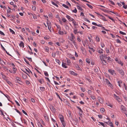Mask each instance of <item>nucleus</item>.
I'll use <instances>...</instances> for the list:
<instances>
[{"label":"nucleus","mask_w":127,"mask_h":127,"mask_svg":"<svg viewBox=\"0 0 127 127\" xmlns=\"http://www.w3.org/2000/svg\"><path fill=\"white\" fill-rule=\"evenodd\" d=\"M52 56L53 57H55L56 56V53H52Z\"/></svg>","instance_id":"nucleus-62"},{"label":"nucleus","mask_w":127,"mask_h":127,"mask_svg":"<svg viewBox=\"0 0 127 127\" xmlns=\"http://www.w3.org/2000/svg\"><path fill=\"white\" fill-rule=\"evenodd\" d=\"M77 108L79 110V111L80 112H79V114L80 115H81L82 114V113L83 112V111L78 106H77Z\"/></svg>","instance_id":"nucleus-13"},{"label":"nucleus","mask_w":127,"mask_h":127,"mask_svg":"<svg viewBox=\"0 0 127 127\" xmlns=\"http://www.w3.org/2000/svg\"><path fill=\"white\" fill-rule=\"evenodd\" d=\"M86 5L88 6L91 9H92L93 8V7L91 6V5L89 4L88 3L86 4Z\"/></svg>","instance_id":"nucleus-32"},{"label":"nucleus","mask_w":127,"mask_h":127,"mask_svg":"<svg viewBox=\"0 0 127 127\" xmlns=\"http://www.w3.org/2000/svg\"><path fill=\"white\" fill-rule=\"evenodd\" d=\"M21 121L22 122L24 123V124H27L26 121L25 119L23 120H21Z\"/></svg>","instance_id":"nucleus-50"},{"label":"nucleus","mask_w":127,"mask_h":127,"mask_svg":"<svg viewBox=\"0 0 127 127\" xmlns=\"http://www.w3.org/2000/svg\"><path fill=\"white\" fill-rule=\"evenodd\" d=\"M40 89L41 91H43L45 90V88L44 87H40Z\"/></svg>","instance_id":"nucleus-25"},{"label":"nucleus","mask_w":127,"mask_h":127,"mask_svg":"<svg viewBox=\"0 0 127 127\" xmlns=\"http://www.w3.org/2000/svg\"><path fill=\"white\" fill-rule=\"evenodd\" d=\"M121 109L122 112L125 114V113H127L126 110V107L123 105H122L121 106Z\"/></svg>","instance_id":"nucleus-3"},{"label":"nucleus","mask_w":127,"mask_h":127,"mask_svg":"<svg viewBox=\"0 0 127 127\" xmlns=\"http://www.w3.org/2000/svg\"><path fill=\"white\" fill-rule=\"evenodd\" d=\"M86 61L87 62L88 64H89L91 62L90 60L88 59H86Z\"/></svg>","instance_id":"nucleus-26"},{"label":"nucleus","mask_w":127,"mask_h":127,"mask_svg":"<svg viewBox=\"0 0 127 127\" xmlns=\"http://www.w3.org/2000/svg\"><path fill=\"white\" fill-rule=\"evenodd\" d=\"M62 20L64 22H65L66 21V20L64 18H62Z\"/></svg>","instance_id":"nucleus-35"},{"label":"nucleus","mask_w":127,"mask_h":127,"mask_svg":"<svg viewBox=\"0 0 127 127\" xmlns=\"http://www.w3.org/2000/svg\"><path fill=\"white\" fill-rule=\"evenodd\" d=\"M26 58L28 59V60H29L30 61H32V58H29L27 57H26Z\"/></svg>","instance_id":"nucleus-53"},{"label":"nucleus","mask_w":127,"mask_h":127,"mask_svg":"<svg viewBox=\"0 0 127 127\" xmlns=\"http://www.w3.org/2000/svg\"><path fill=\"white\" fill-rule=\"evenodd\" d=\"M26 84H27L29 85L30 84V82L28 80H26Z\"/></svg>","instance_id":"nucleus-64"},{"label":"nucleus","mask_w":127,"mask_h":127,"mask_svg":"<svg viewBox=\"0 0 127 127\" xmlns=\"http://www.w3.org/2000/svg\"><path fill=\"white\" fill-rule=\"evenodd\" d=\"M116 42L117 43H121V42L120 41V40L119 39H117L116 40Z\"/></svg>","instance_id":"nucleus-47"},{"label":"nucleus","mask_w":127,"mask_h":127,"mask_svg":"<svg viewBox=\"0 0 127 127\" xmlns=\"http://www.w3.org/2000/svg\"><path fill=\"white\" fill-rule=\"evenodd\" d=\"M91 98L93 100L95 99V97L94 96H91Z\"/></svg>","instance_id":"nucleus-58"},{"label":"nucleus","mask_w":127,"mask_h":127,"mask_svg":"<svg viewBox=\"0 0 127 127\" xmlns=\"http://www.w3.org/2000/svg\"><path fill=\"white\" fill-rule=\"evenodd\" d=\"M97 52L100 54H102L103 53V50L101 49L98 50L97 51Z\"/></svg>","instance_id":"nucleus-16"},{"label":"nucleus","mask_w":127,"mask_h":127,"mask_svg":"<svg viewBox=\"0 0 127 127\" xmlns=\"http://www.w3.org/2000/svg\"><path fill=\"white\" fill-rule=\"evenodd\" d=\"M118 85L120 87H121V86L120 85V84H121L122 83V81L121 80H119L118 81Z\"/></svg>","instance_id":"nucleus-19"},{"label":"nucleus","mask_w":127,"mask_h":127,"mask_svg":"<svg viewBox=\"0 0 127 127\" xmlns=\"http://www.w3.org/2000/svg\"><path fill=\"white\" fill-rule=\"evenodd\" d=\"M62 67L65 68H67V66L65 65V64L64 63H63L62 64Z\"/></svg>","instance_id":"nucleus-22"},{"label":"nucleus","mask_w":127,"mask_h":127,"mask_svg":"<svg viewBox=\"0 0 127 127\" xmlns=\"http://www.w3.org/2000/svg\"><path fill=\"white\" fill-rule=\"evenodd\" d=\"M32 10H33L35 11L36 10V7L35 6L32 7Z\"/></svg>","instance_id":"nucleus-52"},{"label":"nucleus","mask_w":127,"mask_h":127,"mask_svg":"<svg viewBox=\"0 0 127 127\" xmlns=\"http://www.w3.org/2000/svg\"><path fill=\"white\" fill-rule=\"evenodd\" d=\"M89 48L91 50L93 51V52H94L95 51V50L93 48H91L90 47H89Z\"/></svg>","instance_id":"nucleus-40"},{"label":"nucleus","mask_w":127,"mask_h":127,"mask_svg":"<svg viewBox=\"0 0 127 127\" xmlns=\"http://www.w3.org/2000/svg\"><path fill=\"white\" fill-rule=\"evenodd\" d=\"M13 74H15L16 73V71L17 70V69L16 68L13 67Z\"/></svg>","instance_id":"nucleus-24"},{"label":"nucleus","mask_w":127,"mask_h":127,"mask_svg":"<svg viewBox=\"0 0 127 127\" xmlns=\"http://www.w3.org/2000/svg\"><path fill=\"white\" fill-rule=\"evenodd\" d=\"M31 15H32L33 17V18L35 19V20H36L37 19V17L34 15L32 14L31 13Z\"/></svg>","instance_id":"nucleus-20"},{"label":"nucleus","mask_w":127,"mask_h":127,"mask_svg":"<svg viewBox=\"0 0 127 127\" xmlns=\"http://www.w3.org/2000/svg\"><path fill=\"white\" fill-rule=\"evenodd\" d=\"M106 105L109 106H110L111 107H112V105H111L110 103L109 102L107 103H106Z\"/></svg>","instance_id":"nucleus-28"},{"label":"nucleus","mask_w":127,"mask_h":127,"mask_svg":"<svg viewBox=\"0 0 127 127\" xmlns=\"http://www.w3.org/2000/svg\"><path fill=\"white\" fill-rule=\"evenodd\" d=\"M25 70H26L27 72H28L29 73H30V72H31V73H32V72H31V70L29 69H28V70L27 69H25Z\"/></svg>","instance_id":"nucleus-43"},{"label":"nucleus","mask_w":127,"mask_h":127,"mask_svg":"<svg viewBox=\"0 0 127 127\" xmlns=\"http://www.w3.org/2000/svg\"><path fill=\"white\" fill-rule=\"evenodd\" d=\"M88 93L89 94L91 95V94L92 91L90 90H89L88 92Z\"/></svg>","instance_id":"nucleus-56"},{"label":"nucleus","mask_w":127,"mask_h":127,"mask_svg":"<svg viewBox=\"0 0 127 127\" xmlns=\"http://www.w3.org/2000/svg\"><path fill=\"white\" fill-rule=\"evenodd\" d=\"M101 62H102V63L104 65H106L107 63L106 62V61L104 60H102Z\"/></svg>","instance_id":"nucleus-23"},{"label":"nucleus","mask_w":127,"mask_h":127,"mask_svg":"<svg viewBox=\"0 0 127 127\" xmlns=\"http://www.w3.org/2000/svg\"><path fill=\"white\" fill-rule=\"evenodd\" d=\"M74 32L75 34H76L77 33L79 32L77 31V29H76L74 30Z\"/></svg>","instance_id":"nucleus-42"},{"label":"nucleus","mask_w":127,"mask_h":127,"mask_svg":"<svg viewBox=\"0 0 127 127\" xmlns=\"http://www.w3.org/2000/svg\"><path fill=\"white\" fill-rule=\"evenodd\" d=\"M0 34L2 35H4V34L1 31H0Z\"/></svg>","instance_id":"nucleus-60"},{"label":"nucleus","mask_w":127,"mask_h":127,"mask_svg":"<svg viewBox=\"0 0 127 127\" xmlns=\"http://www.w3.org/2000/svg\"><path fill=\"white\" fill-rule=\"evenodd\" d=\"M0 112H1V114L4 117L5 116V115H4V114H3V111H2V110H0Z\"/></svg>","instance_id":"nucleus-55"},{"label":"nucleus","mask_w":127,"mask_h":127,"mask_svg":"<svg viewBox=\"0 0 127 127\" xmlns=\"http://www.w3.org/2000/svg\"><path fill=\"white\" fill-rule=\"evenodd\" d=\"M15 110L16 111V112L17 113H18L20 115H21V113L18 110L16 109H15Z\"/></svg>","instance_id":"nucleus-48"},{"label":"nucleus","mask_w":127,"mask_h":127,"mask_svg":"<svg viewBox=\"0 0 127 127\" xmlns=\"http://www.w3.org/2000/svg\"><path fill=\"white\" fill-rule=\"evenodd\" d=\"M104 58H105V57L103 55H100V58L101 60V61L104 60L103 59H104Z\"/></svg>","instance_id":"nucleus-17"},{"label":"nucleus","mask_w":127,"mask_h":127,"mask_svg":"<svg viewBox=\"0 0 127 127\" xmlns=\"http://www.w3.org/2000/svg\"><path fill=\"white\" fill-rule=\"evenodd\" d=\"M119 33L123 35H126V33H124V32L122 31H120Z\"/></svg>","instance_id":"nucleus-37"},{"label":"nucleus","mask_w":127,"mask_h":127,"mask_svg":"<svg viewBox=\"0 0 127 127\" xmlns=\"http://www.w3.org/2000/svg\"><path fill=\"white\" fill-rule=\"evenodd\" d=\"M104 109L103 108H102L101 109L100 111L101 113H103L104 112Z\"/></svg>","instance_id":"nucleus-41"},{"label":"nucleus","mask_w":127,"mask_h":127,"mask_svg":"<svg viewBox=\"0 0 127 127\" xmlns=\"http://www.w3.org/2000/svg\"><path fill=\"white\" fill-rule=\"evenodd\" d=\"M104 122L107 124V125H109L111 127H114L112 123V122H111L110 121H109L108 122Z\"/></svg>","instance_id":"nucleus-7"},{"label":"nucleus","mask_w":127,"mask_h":127,"mask_svg":"<svg viewBox=\"0 0 127 127\" xmlns=\"http://www.w3.org/2000/svg\"><path fill=\"white\" fill-rule=\"evenodd\" d=\"M77 8L78 9L80 10L81 11H82L83 10V9H82V8L80 7L79 6H77Z\"/></svg>","instance_id":"nucleus-27"},{"label":"nucleus","mask_w":127,"mask_h":127,"mask_svg":"<svg viewBox=\"0 0 127 127\" xmlns=\"http://www.w3.org/2000/svg\"><path fill=\"white\" fill-rule=\"evenodd\" d=\"M109 72L112 75H113L114 73L116 75V73L115 72V71L114 70H112L111 69H109L108 70Z\"/></svg>","instance_id":"nucleus-9"},{"label":"nucleus","mask_w":127,"mask_h":127,"mask_svg":"<svg viewBox=\"0 0 127 127\" xmlns=\"http://www.w3.org/2000/svg\"><path fill=\"white\" fill-rule=\"evenodd\" d=\"M24 60L26 63L28 65H30V64L28 62V61L25 59H24Z\"/></svg>","instance_id":"nucleus-33"},{"label":"nucleus","mask_w":127,"mask_h":127,"mask_svg":"<svg viewBox=\"0 0 127 127\" xmlns=\"http://www.w3.org/2000/svg\"><path fill=\"white\" fill-rule=\"evenodd\" d=\"M59 118L60 119L63 127H65L66 126V124L64 120V117L62 115H60L59 116Z\"/></svg>","instance_id":"nucleus-1"},{"label":"nucleus","mask_w":127,"mask_h":127,"mask_svg":"<svg viewBox=\"0 0 127 127\" xmlns=\"http://www.w3.org/2000/svg\"><path fill=\"white\" fill-rule=\"evenodd\" d=\"M44 74L45 76H48L49 75L47 72L45 71L44 72Z\"/></svg>","instance_id":"nucleus-45"},{"label":"nucleus","mask_w":127,"mask_h":127,"mask_svg":"<svg viewBox=\"0 0 127 127\" xmlns=\"http://www.w3.org/2000/svg\"><path fill=\"white\" fill-rule=\"evenodd\" d=\"M22 111L23 112L25 115H27V113L25 111H24V110H22Z\"/></svg>","instance_id":"nucleus-61"},{"label":"nucleus","mask_w":127,"mask_h":127,"mask_svg":"<svg viewBox=\"0 0 127 127\" xmlns=\"http://www.w3.org/2000/svg\"><path fill=\"white\" fill-rule=\"evenodd\" d=\"M98 99L99 100V102L101 103L102 104L103 102V98L99 96L98 97Z\"/></svg>","instance_id":"nucleus-6"},{"label":"nucleus","mask_w":127,"mask_h":127,"mask_svg":"<svg viewBox=\"0 0 127 127\" xmlns=\"http://www.w3.org/2000/svg\"><path fill=\"white\" fill-rule=\"evenodd\" d=\"M109 1L110 2V3L112 5H114L115 4L114 2L113 1L110 0H109Z\"/></svg>","instance_id":"nucleus-51"},{"label":"nucleus","mask_w":127,"mask_h":127,"mask_svg":"<svg viewBox=\"0 0 127 127\" xmlns=\"http://www.w3.org/2000/svg\"><path fill=\"white\" fill-rule=\"evenodd\" d=\"M21 79L18 77H16V81L19 84H20V82H21Z\"/></svg>","instance_id":"nucleus-8"},{"label":"nucleus","mask_w":127,"mask_h":127,"mask_svg":"<svg viewBox=\"0 0 127 127\" xmlns=\"http://www.w3.org/2000/svg\"><path fill=\"white\" fill-rule=\"evenodd\" d=\"M71 38H72V39H74L75 38V37L74 35H73V34L72 33H71Z\"/></svg>","instance_id":"nucleus-38"},{"label":"nucleus","mask_w":127,"mask_h":127,"mask_svg":"<svg viewBox=\"0 0 127 127\" xmlns=\"http://www.w3.org/2000/svg\"><path fill=\"white\" fill-rule=\"evenodd\" d=\"M72 11L73 12L76 13L77 12V10L76 9V8H75L74 10H72Z\"/></svg>","instance_id":"nucleus-44"},{"label":"nucleus","mask_w":127,"mask_h":127,"mask_svg":"<svg viewBox=\"0 0 127 127\" xmlns=\"http://www.w3.org/2000/svg\"><path fill=\"white\" fill-rule=\"evenodd\" d=\"M38 81L41 84L44 82V81L43 79H41L38 80Z\"/></svg>","instance_id":"nucleus-21"},{"label":"nucleus","mask_w":127,"mask_h":127,"mask_svg":"<svg viewBox=\"0 0 127 127\" xmlns=\"http://www.w3.org/2000/svg\"><path fill=\"white\" fill-rule=\"evenodd\" d=\"M47 25L48 26V28L49 30H50L51 28V27L50 25V24H49L48 23H47Z\"/></svg>","instance_id":"nucleus-49"},{"label":"nucleus","mask_w":127,"mask_h":127,"mask_svg":"<svg viewBox=\"0 0 127 127\" xmlns=\"http://www.w3.org/2000/svg\"><path fill=\"white\" fill-rule=\"evenodd\" d=\"M67 63L68 64V65H69L70 64V63H71L70 61L69 60L67 59Z\"/></svg>","instance_id":"nucleus-30"},{"label":"nucleus","mask_w":127,"mask_h":127,"mask_svg":"<svg viewBox=\"0 0 127 127\" xmlns=\"http://www.w3.org/2000/svg\"><path fill=\"white\" fill-rule=\"evenodd\" d=\"M69 72L70 74L74 75L77 76L78 75V74L77 73H75L73 71H69Z\"/></svg>","instance_id":"nucleus-11"},{"label":"nucleus","mask_w":127,"mask_h":127,"mask_svg":"<svg viewBox=\"0 0 127 127\" xmlns=\"http://www.w3.org/2000/svg\"><path fill=\"white\" fill-rule=\"evenodd\" d=\"M96 39L98 42H99L100 41V39L98 37L96 36Z\"/></svg>","instance_id":"nucleus-46"},{"label":"nucleus","mask_w":127,"mask_h":127,"mask_svg":"<svg viewBox=\"0 0 127 127\" xmlns=\"http://www.w3.org/2000/svg\"><path fill=\"white\" fill-rule=\"evenodd\" d=\"M62 6H63L65 7V8L68 9V7L67 5H66L64 4H63Z\"/></svg>","instance_id":"nucleus-36"},{"label":"nucleus","mask_w":127,"mask_h":127,"mask_svg":"<svg viewBox=\"0 0 127 127\" xmlns=\"http://www.w3.org/2000/svg\"><path fill=\"white\" fill-rule=\"evenodd\" d=\"M9 31L10 32L12 33V34H14L15 33L11 29H9Z\"/></svg>","instance_id":"nucleus-39"},{"label":"nucleus","mask_w":127,"mask_h":127,"mask_svg":"<svg viewBox=\"0 0 127 127\" xmlns=\"http://www.w3.org/2000/svg\"><path fill=\"white\" fill-rule=\"evenodd\" d=\"M50 109L53 112H55L56 111L55 110L54 107L53 106H51L50 107Z\"/></svg>","instance_id":"nucleus-14"},{"label":"nucleus","mask_w":127,"mask_h":127,"mask_svg":"<svg viewBox=\"0 0 127 127\" xmlns=\"http://www.w3.org/2000/svg\"><path fill=\"white\" fill-rule=\"evenodd\" d=\"M66 17L69 21H74V19L71 18L70 16L68 15H66Z\"/></svg>","instance_id":"nucleus-5"},{"label":"nucleus","mask_w":127,"mask_h":127,"mask_svg":"<svg viewBox=\"0 0 127 127\" xmlns=\"http://www.w3.org/2000/svg\"><path fill=\"white\" fill-rule=\"evenodd\" d=\"M56 61L57 63L59 65H60L61 64V62L58 59H57L56 60Z\"/></svg>","instance_id":"nucleus-34"},{"label":"nucleus","mask_w":127,"mask_h":127,"mask_svg":"<svg viewBox=\"0 0 127 127\" xmlns=\"http://www.w3.org/2000/svg\"><path fill=\"white\" fill-rule=\"evenodd\" d=\"M117 70L122 75V76H124L125 75V73L123 70L119 68H117Z\"/></svg>","instance_id":"nucleus-2"},{"label":"nucleus","mask_w":127,"mask_h":127,"mask_svg":"<svg viewBox=\"0 0 127 127\" xmlns=\"http://www.w3.org/2000/svg\"><path fill=\"white\" fill-rule=\"evenodd\" d=\"M19 46L23 48L24 47V43L23 41H21L19 44Z\"/></svg>","instance_id":"nucleus-15"},{"label":"nucleus","mask_w":127,"mask_h":127,"mask_svg":"<svg viewBox=\"0 0 127 127\" xmlns=\"http://www.w3.org/2000/svg\"><path fill=\"white\" fill-rule=\"evenodd\" d=\"M124 86L126 90H127V86L125 85V83L124 84Z\"/></svg>","instance_id":"nucleus-59"},{"label":"nucleus","mask_w":127,"mask_h":127,"mask_svg":"<svg viewBox=\"0 0 127 127\" xmlns=\"http://www.w3.org/2000/svg\"><path fill=\"white\" fill-rule=\"evenodd\" d=\"M45 50L47 52H48L49 51V48L47 47H45Z\"/></svg>","instance_id":"nucleus-29"},{"label":"nucleus","mask_w":127,"mask_h":127,"mask_svg":"<svg viewBox=\"0 0 127 127\" xmlns=\"http://www.w3.org/2000/svg\"><path fill=\"white\" fill-rule=\"evenodd\" d=\"M99 123L100 125H102V126H103V127H105V125H104V124L103 123L101 122H99Z\"/></svg>","instance_id":"nucleus-57"},{"label":"nucleus","mask_w":127,"mask_h":127,"mask_svg":"<svg viewBox=\"0 0 127 127\" xmlns=\"http://www.w3.org/2000/svg\"><path fill=\"white\" fill-rule=\"evenodd\" d=\"M115 61L117 62L119 64H121L122 66L123 65V63L122 62L121 60H119L118 58H116Z\"/></svg>","instance_id":"nucleus-4"},{"label":"nucleus","mask_w":127,"mask_h":127,"mask_svg":"<svg viewBox=\"0 0 127 127\" xmlns=\"http://www.w3.org/2000/svg\"><path fill=\"white\" fill-rule=\"evenodd\" d=\"M61 29H60L59 30H58V33L61 35H63L64 34V32L63 31H61Z\"/></svg>","instance_id":"nucleus-12"},{"label":"nucleus","mask_w":127,"mask_h":127,"mask_svg":"<svg viewBox=\"0 0 127 127\" xmlns=\"http://www.w3.org/2000/svg\"><path fill=\"white\" fill-rule=\"evenodd\" d=\"M52 3L55 6H56L57 7H58V5L56 3H55L54 2L52 1Z\"/></svg>","instance_id":"nucleus-31"},{"label":"nucleus","mask_w":127,"mask_h":127,"mask_svg":"<svg viewBox=\"0 0 127 127\" xmlns=\"http://www.w3.org/2000/svg\"><path fill=\"white\" fill-rule=\"evenodd\" d=\"M105 82H106V84L109 85L111 88V86H112V85L107 79H105Z\"/></svg>","instance_id":"nucleus-10"},{"label":"nucleus","mask_w":127,"mask_h":127,"mask_svg":"<svg viewBox=\"0 0 127 127\" xmlns=\"http://www.w3.org/2000/svg\"><path fill=\"white\" fill-rule=\"evenodd\" d=\"M79 63H80V64L82 65L83 63L82 61L80 59L79 60Z\"/></svg>","instance_id":"nucleus-54"},{"label":"nucleus","mask_w":127,"mask_h":127,"mask_svg":"<svg viewBox=\"0 0 127 127\" xmlns=\"http://www.w3.org/2000/svg\"><path fill=\"white\" fill-rule=\"evenodd\" d=\"M75 66L77 70H80V68L78 64H76L75 65Z\"/></svg>","instance_id":"nucleus-18"},{"label":"nucleus","mask_w":127,"mask_h":127,"mask_svg":"<svg viewBox=\"0 0 127 127\" xmlns=\"http://www.w3.org/2000/svg\"><path fill=\"white\" fill-rule=\"evenodd\" d=\"M106 52L108 54L110 52L109 51V49L107 48H106Z\"/></svg>","instance_id":"nucleus-63"}]
</instances>
